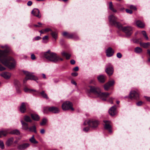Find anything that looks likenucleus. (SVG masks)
I'll use <instances>...</instances> for the list:
<instances>
[{
    "label": "nucleus",
    "instance_id": "1",
    "mask_svg": "<svg viewBox=\"0 0 150 150\" xmlns=\"http://www.w3.org/2000/svg\"><path fill=\"white\" fill-rule=\"evenodd\" d=\"M1 47L4 50H0V61L9 69H13L16 64V61L13 58L8 56L10 49L6 45H2Z\"/></svg>",
    "mask_w": 150,
    "mask_h": 150
},
{
    "label": "nucleus",
    "instance_id": "2",
    "mask_svg": "<svg viewBox=\"0 0 150 150\" xmlns=\"http://www.w3.org/2000/svg\"><path fill=\"white\" fill-rule=\"evenodd\" d=\"M90 92L93 93L98 97L104 101L106 100V98L110 94L108 93H102L100 89L97 87L90 86Z\"/></svg>",
    "mask_w": 150,
    "mask_h": 150
},
{
    "label": "nucleus",
    "instance_id": "3",
    "mask_svg": "<svg viewBox=\"0 0 150 150\" xmlns=\"http://www.w3.org/2000/svg\"><path fill=\"white\" fill-rule=\"evenodd\" d=\"M43 56L49 61L54 63H57L60 60H63V59L60 58L56 53L51 52L50 50L44 53Z\"/></svg>",
    "mask_w": 150,
    "mask_h": 150
},
{
    "label": "nucleus",
    "instance_id": "4",
    "mask_svg": "<svg viewBox=\"0 0 150 150\" xmlns=\"http://www.w3.org/2000/svg\"><path fill=\"white\" fill-rule=\"evenodd\" d=\"M109 21L112 25L120 28L122 27V25L119 22L117 21V18L114 16L111 15L108 17Z\"/></svg>",
    "mask_w": 150,
    "mask_h": 150
},
{
    "label": "nucleus",
    "instance_id": "5",
    "mask_svg": "<svg viewBox=\"0 0 150 150\" xmlns=\"http://www.w3.org/2000/svg\"><path fill=\"white\" fill-rule=\"evenodd\" d=\"M24 74L26 75V76L23 80L24 83H26L28 80H33L35 81L38 80V79L33 75L32 73L28 72L26 71H23Z\"/></svg>",
    "mask_w": 150,
    "mask_h": 150
},
{
    "label": "nucleus",
    "instance_id": "6",
    "mask_svg": "<svg viewBox=\"0 0 150 150\" xmlns=\"http://www.w3.org/2000/svg\"><path fill=\"white\" fill-rule=\"evenodd\" d=\"M87 124H88L90 127L92 128H95L98 126L99 122L97 120L91 119L88 120H86L83 123L84 125H86Z\"/></svg>",
    "mask_w": 150,
    "mask_h": 150
},
{
    "label": "nucleus",
    "instance_id": "7",
    "mask_svg": "<svg viewBox=\"0 0 150 150\" xmlns=\"http://www.w3.org/2000/svg\"><path fill=\"white\" fill-rule=\"evenodd\" d=\"M72 103L69 101H67L64 102L62 104V107L63 110H66L71 109V110L73 111L74 108L72 107Z\"/></svg>",
    "mask_w": 150,
    "mask_h": 150
},
{
    "label": "nucleus",
    "instance_id": "8",
    "mask_svg": "<svg viewBox=\"0 0 150 150\" xmlns=\"http://www.w3.org/2000/svg\"><path fill=\"white\" fill-rule=\"evenodd\" d=\"M119 29L122 30L127 36H129L132 33V29L131 27L127 26L123 27L122 25V27Z\"/></svg>",
    "mask_w": 150,
    "mask_h": 150
},
{
    "label": "nucleus",
    "instance_id": "9",
    "mask_svg": "<svg viewBox=\"0 0 150 150\" xmlns=\"http://www.w3.org/2000/svg\"><path fill=\"white\" fill-rule=\"evenodd\" d=\"M129 97L131 99L137 100L139 98V95L135 91H132L130 93Z\"/></svg>",
    "mask_w": 150,
    "mask_h": 150
},
{
    "label": "nucleus",
    "instance_id": "10",
    "mask_svg": "<svg viewBox=\"0 0 150 150\" xmlns=\"http://www.w3.org/2000/svg\"><path fill=\"white\" fill-rule=\"evenodd\" d=\"M31 13L33 16L38 18H40L41 17V15L40 13V11L37 8H35L33 9Z\"/></svg>",
    "mask_w": 150,
    "mask_h": 150
},
{
    "label": "nucleus",
    "instance_id": "11",
    "mask_svg": "<svg viewBox=\"0 0 150 150\" xmlns=\"http://www.w3.org/2000/svg\"><path fill=\"white\" fill-rule=\"evenodd\" d=\"M103 122L105 123V124L104 125L105 128L108 130L109 132L111 133L112 132V130L111 129V127L110 125V124L111 123L110 121L104 120Z\"/></svg>",
    "mask_w": 150,
    "mask_h": 150
},
{
    "label": "nucleus",
    "instance_id": "12",
    "mask_svg": "<svg viewBox=\"0 0 150 150\" xmlns=\"http://www.w3.org/2000/svg\"><path fill=\"white\" fill-rule=\"evenodd\" d=\"M114 83L115 82L114 80L109 81L107 83L104 85V89L106 91H108L110 87L114 85Z\"/></svg>",
    "mask_w": 150,
    "mask_h": 150
},
{
    "label": "nucleus",
    "instance_id": "13",
    "mask_svg": "<svg viewBox=\"0 0 150 150\" xmlns=\"http://www.w3.org/2000/svg\"><path fill=\"white\" fill-rule=\"evenodd\" d=\"M29 146L30 144L29 143H24L19 145L17 147V149L19 150H24L28 147Z\"/></svg>",
    "mask_w": 150,
    "mask_h": 150
},
{
    "label": "nucleus",
    "instance_id": "14",
    "mask_svg": "<svg viewBox=\"0 0 150 150\" xmlns=\"http://www.w3.org/2000/svg\"><path fill=\"white\" fill-rule=\"evenodd\" d=\"M106 55L108 57L112 56L114 53V51L110 47H109L106 51Z\"/></svg>",
    "mask_w": 150,
    "mask_h": 150
},
{
    "label": "nucleus",
    "instance_id": "15",
    "mask_svg": "<svg viewBox=\"0 0 150 150\" xmlns=\"http://www.w3.org/2000/svg\"><path fill=\"white\" fill-rule=\"evenodd\" d=\"M116 107L115 105L112 106L109 110V113L111 116H114L116 113Z\"/></svg>",
    "mask_w": 150,
    "mask_h": 150
},
{
    "label": "nucleus",
    "instance_id": "16",
    "mask_svg": "<svg viewBox=\"0 0 150 150\" xmlns=\"http://www.w3.org/2000/svg\"><path fill=\"white\" fill-rule=\"evenodd\" d=\"M48 110L50 112L55 113H58L59 112V109L57 107L54 106L49 108Z\"/></svg>",
    "mask_w": 150,
    "mask_h": 150
},
{
    "label": "nucleus",
    "instance_id": "17",
    "mask_svg": "<svg viewBox=\"0 0 150 150\" xmlns=\"http://www.w3.org/2000/svg\"><path fill=\"white\" fill-rule=\"evenodd\" d=\"M0 75L4 79H9L11 76V74L10 73L5 72H3L0 74Z\"/></svg>",
    "mask_w": 150,
    "mask_h": 150
},
{
    "label": "nucleus",
    "instance_id": "18",
    "mask_svg": "<svg viewBox=\"0 0 150 150\" xmlns=\"http://www.w3.org/2000/svg\"><path fill=\"white\" fill-rule=\"evenodd\" d=\"M24 91L25 92L32 93L34 92L37 93H39V92L34 89H30L27 87H25L24 88Z\"/></svg>",
    "mask_w": 150,
    "mask_h": 150
},
{
    "label": "nucleus",
    "instance_id": "19",
    "mask_svg": "<svg viewBox=\"0 0 150 150\" xmlns=\"http://www.w3.org/2000/svg\"><path fill=\"white\" fill-rule=\"evenodd\" d=\"M26 110V105L25 103H22L20 107V112L22 113H24Z\"/></svg>",
    "mask_w": 150,
    "mask_h": 150
},
{
    "label": "nucleus",
    "instance_id": "20",
    "mask_svg": "<svg viewBox=\"0 0 150 150\" xmlns=\"http://www.w3.org/2000/svg\"><path fill=\"white\" fill-rule=\"evenodd\" d=\"M9 133L8 129H5L3 130L0 131V138L3 136H5Z\"/></svg>",
    "mask_w": 150,
    "mask_h": 150
},
{
    "label": "nucleus",
    "instance_id": "21",
    "mask_svg": "<svg viewBox=\"0 0 150 150\" xmlns=\"http://www.w3.org/2000/svg\"><path fill=\"white\" fill-rule=\"evenodd\" d=\"M97 78L100 82L104 83L105 81L106 77L104 76L101 75L98 76Z\"/></svg>",
    "mask_w": 150,
    "mask_h": 150
},
{
    "label": "nucleus",
    "instance_id": "22",
    "mask_svg": "<svg viewBox=\"0 0 150 150\" xmlns=\"http://www.w3.org/2000/svg\"><path fill=\"white\" fill-rule=\"evenodd\" d=\"M105 71L109 75H111L113 73V69L112 67H109L106 69Z\"/></svg>",
    "mask_w": 150,
    "mask_h": 150
},
{
    "label": "nucleus",
    "instance_id": "23",
    "mask_svg": "<svg viewBox=\"0 0 150 150\" xmlns=\"http://www.w3.org/2000/svg\"><path fill=\"white\" fill-rule=\"evenodd\" d=\"M21 122L22 125V127L23 129L26 130L28 129L29 127L27 123L25 122L22 120L21 121Z\"/></svg>",
    "mask_w": 150,
    "mask_h": 150
},
{
    "label": "nucleus",
    "instance_id": "24",
    "mask_svg": "<svg viewBox=\"0 0 150 150\" xmlns=\"http://www.w3.org/2000/svg\"><path fill=\"white\" fill-rule=\"evenodd\" d=\"M136 23L137 26L141 28H143L144 27V24L140 20L136 21Z\"/></svg>",
    "mask_w": 150,
    "mask_h": 150
},
{
    "label": "nucleus",
    "instance_id": "25",
    "mask_svg": "<svg viewBox=\"0 0 150 150\" xmlns=\"http://www.w3.org/2000/svg\"><path fill=\"white\" fill-rule=\"evenodd\" d=\"M61 54L62 56L65 57L66 59H69L71 56V55L70 54L64 51L62 52H61Z\"/></svg>",
    "mask_w": 150,
    "mask_h": 150
},
{
    "label": "nucleus",
    "instance_id": "26",
    "mask_svg": "<svg viewBox=\"0 0 150 150\" xmlns=\"http://www.w3.org/2000/svg\"><path fill=\"white\" fill-rule=\"evenodd\" d=\"M31 117L34 120L38 121L40 119L39 116L36 114H31Z\"/></svg>",
    "mask_w": 150,
    "mask_h": 150
},
{
    "label": "nucleus",
    "instance_id": "27",
    "mask_svg": "<svg viewBox=\"0 0 150 150\" xmlns=\"http://www.w3.org/2000/svg\"><path fill=\"white\" fill-rule=\"evenodd\" d=\"M50 34L52 36V38L56 40L57 38L58 33L56 31H52L50 33Z\"/></svg>",
    "mask_w": 150,
    "mask_h": 150
},
{
    "label": "nucleus",
    "instance_id": "28",
    "mask_svg": "<svg viewBox=\"0 0 150 150\" xmlns=\"http://www.w3.org/2000/svg\"><path fill=\"white\" fill-rule=\"evenodd\" d=\"M13 141V139L11 137L8 139L6 142V144L7 146H9L12 144Z\"/></svg>",
    "mask_w": 150,
    "mask_h": 150
},
{
    "label": "nucleus",
    "instance_id": "29",
    "mask_svg": "<svg viewBox=\"0 0 150 150\" xmlns=\"http://www.w3.org/2000/svg\"><path fill=\"white\" fill-rule=\"evenodd\" d=\"M29 140L30 142L32 143L36 144L38 143V142L35 138L34 135H33L32 137L29 139Z\"/></svg>",
    "mask_w": 150,
    "mask_h": 150
},
{
    "label": "nucleus",
    "instance_id": "30",
    "mask_svg": "<svg viewBox=\"0 0 150 150\" xmlns=\"http://www.w3.org/2000/svg\"><path fill=\"white\" fill-rule=\"evenodd\" d=\"M140 45L144 48H147L150 45V43H140Z\"/></svg>",
    "mask_w": 150,
    "mask_h": 150
},
{
    "label": "nucleus",
    "instance_id": "31",
    "mask_svg": "<svg viewBox=\"0 0 150 150\" xmlns=\"http://www.w3.org/2000/svg\"><path fill=\"white\" fill-rule=\"evenodd\" d=\"M28 129L29 131L33 132L35 133H36L37 132L36 130V127L35 126H33L29 127Z\"/></svg>",
    "mask_w": 150,
    "mask_h": 150
},
{
    "label": "nucleus",
    "instance_id": "32",
    "mask_svg": "<svg viewBox=\"0 0 150 150\" xmlns=\"http://www.w3.org/2000/svg\"><path fill=\"white\" fill-rule=\"evenodd\" d=\"M9 132L11 134H16L17 135H19L20 134L19 131L17 129L13 130Z\"/></svg>",
    "mask_w": 150,
    "mask_h": 150
},
{
    "label": "nucleus",
    "instance_id": "33",
    "mask_svg": "<svg viewBox=\"0 0 150 150\" xmlns=\"http://www.w3.org/2000/svg\"><path fill=\"white\" fill-rule=\"evenodd\" d=\"M109 8L113 12H117V10L113 8L112 2H110L109 3Z\"/></svg>",
    "mask_w": 150,
    "mask_h": 150
},
{
    "label": "nucleus",
    "instance_id": "34",
    "mask_svg": "<svg viewBox=\"0 0 150 150\" xmlns=\"http://www.w3.org/2000/svg\"><path fill=\"white\" fill-rule=\"evenodd\" d=\"M62 35L65 36H67L68 38H72L73 37V35L72 34H68L67 33L64 32L62 33Z\"/></svg>",
    "mask_w": 150,
    "mask_h": 150
},
{
    "label": "nucleus",
    "instance_id": "35",
    "mask_svg": "<svg viewBox=\"0 0 150 150\" xmlns=\"http://www.w3.org/2000/svg\"><path fill=\"white\" fill-rule=\"evenodd\" d=\"M48 36L47 35L45 36L42 38V42L44 43H47L48 42Z\"/></svg>",
    "mask_w": 150,
    "mask_h": 150
},
{
    "label": "nucleus",
    "instance_id": "36",
    "mask_svg": "<svg viewBox=\"0 0 150 150\" xmlns=\"http://www.w3.org/2000/svg\"><path fill=\"white\" fill-rule=\"evenodd\" d=\"M40 94L43 98H45L46 99H48V98L47 95L45 93L44 91H42V92L40 93Z\"/></svg>",
    "mask_w": 150,
    "mask_h": 150
},
{
    "label": "nucleus",
    "instance_id": "37",
    "mask_svg": "<svg viewBox=\"0 0 150 150\" xmlns=\"http://www.w3.org/2000/svg\"><path fill=\"white\" fill-rule=\"evenodd\" d=\"M24 120L27 122H31V120L30 118V117L28 116H25L24 117Z\"/></svg>",
    "mask_w": 150,
    "mask_h": 150
},
{
    "label": "nucleus",
    "instance_id": "38",
    "mask_svg": "<svg viewBox=\"0 0 150 150\" xmlns=\"http://www.w3.org/2000/svg\"><path fill=\"white\" fill-rule=\"evenodd\" d=\"M47 121V119L45 118H43L42 120V122L40 123V125L41 126L44 125L46 124Z\"/></svg>",
    "mask_w": 150,
    "mask_h": 150
},
{
    "label": "nucleus",
    "instance_id": "39",
    "mask_svg": "<svg viewBox=\"0 0 150 150\" xmlns=\"http://www.w3.org/2000/svg\"><path fill=\"white\" fill-rule=\"evenodd\" d=\"M135 51L137 53H140L142 52V49L141 48L137 47L135 48Z\"/></svg>",
    "mask_w": 150,
    "mask_h": 150
},
{
    "label": "nucleus",
    "instance_id": "40",
    "mask_svg": "<svg viewBox=\"0 0 150 150\" xmlns=\"http://www.w3.org/2000/svg\"><path fill=\"white\" fill-rule=\"evenodd\" d=\"M142 35H143L144 38H145L146 40H149V38H148L146 32L145 31H142Z\"/></svg>",
    "mask_w": 150,
    "mask_h": 150
},
{
    "label": "nucleus",
    "instance_id": "41",
    "mask_svg": "<svg viewBox=\"0 0 150 150\" xmlns=\"http://www.w3.org/2000/svg\"><path fill=\"white\" fill-rule=\"evenodd\" d=\"M49 108L47 107H45L43 108V112L44 113H47L49 111L48 110Z\"/></svg>",
    "mask_w": 150,
    "mask_h": 150
},
{
    "label": "nucleus",
    "instance_id": "42",
    "mask_svg": "<svg viewBox=\"0 0 150 150\" xmlns=\"http://www.w3.org/2000/svg\"><path fill=\"white\" fill-rule=\"evenodd\" d=\"M0 147L2 149L4 148V145L3 142L1 140H0Z\"/></svg>",
    "mask_w": 150,
    "mask_h": 150
},
{
    "label": "nucleus",
    "instance_id": "43",
    "mask_svg": "<svg viewBox=\"0 0 150 150\" xmlns=\"http://www.w3.org/2000/svg\"><path fill=\"white\" fill-rule=\"evenodd\" d=\"M143 103V102L142 101H139L136 103V105L138 106H141Z\"/></svg>",
    "mask_w": 150,
    "mask_h": 150
},
{
    "label": "nucleus",
    "instance_id": "44",
    "mask_svg": "<svg viewBox=\"0 0 150 150\" xmlns=\"http://www.w3.org/2000/svg\"><path fill=\"white\" fill-rule=\"evenodd\" d=\"M6 69V68L1 65L0 66V71H2Z\"/></svg>",
    "mask_w": 150,
    "mask_h": 150
},
{
    "label": "nucleus",
    "instance_id": "45",
    "mask_svg": "<svg viewBox=\"0 0 150 150\" xmlns=\"http://www.w3.org/2000/svg\"><path fill=\"white\" fill-rule=\"evenodd\" d=\"M52 31V30L50 28H47L45 29L44 30V32H48L50 31H51V32Z\"/></svg>",
    "mask_w": 150,
    "mask_h": 150
},
{
    "label": "nucleus",
    "instance_id": "46",
    "mask_svg": "<svg viewBox=\"0 0 150 150\" xmlns=\"http://www.w3.org/2000/svg\"><path fill=\"white\" fill-rule=\"evenodd\" d=\"M130 8L131 9H133L134 10H137L136 7L133 5H131L130 6Z\"/></svg>",
    "mask_w": 150,
    "mask_h": 150
},
{
    "label": "nucleus",
    "instance_id": "47",
    "mask_svg": "<svg viewBox=\"0 0 150 150\" xmlns=\"http://www.w3.org/2000/svg\"><path fill=\"white\" fill-rule=\"evenodd\" d=\"M117 56L118 58H120L122 57V55L121 53L119 52L117 54Z\"/></svg>",
    "mask_w": 150,
    "mask_h": 150
},
{
    "label": "nucleus",
    "instance_id": "48",
    "mask_svg": "<svg viewBox=\"0 0 150 150\" xmlns=\"http://www.w3.org/2000/svg\"><path fill=\"white\" fill-rule=\"evenodd\" d=\"M31 59L32 60H35V56L34 54H32L31 55Z\"/></svg>",
    "mask_w": 150,
    "mask_h": 150
},
{
    "label": "nucleus",
    "instance_id": "49",
    "mask_svg": "<svg viewBox=\"0 0 150 150\" xmlns=\"http://www.w3.org/2000/svg\"><path fill=\"white\" fill-rule=\"evenodd\" d=\"M126 11L127 13H129L130 14H132V11L131 10L126 9Z\"/></svg>",
    "mask_w": 150,
    "mask_h": 150
},
{
    "label": "nucleus",
    "instance_id": "50",
    "mask_svg": "<svg viewBox=\"0 0 150 150\" xmlns=\"http://www.w3.org/2000/svg\"><path fill=\"white\" fill-rule=\"evenodd\" d=\"M41 39V38L39 36L35 37L34 39L35 40H39Z\"/></svg>",
    "mask_w": 150,
    "mask_h": 150
},
{
    "label": "nucleus",
    "instance_id": "51",
    "mask_svg": "<svg viewBox=\"0 0 150 150\" xmlns=\"http://www.w3.org/2000/svg\"><path fill=\"white\" fill-rule=\"evenodd\" d=\"M14 83L15 85H17L18 86L20 84L19 82L17 80H15L14 82Z\"/></svg>",
    "mask_w": 150,
    "mask_h": 150
},
{
    "label": "nucleus",
    "instance_id": "52",
    "mask_svg": "<svg viewBox=\"0 0 150 150\" xmlns=\"http://www.w3.org/2000/svg\"><path fill=\"white\" fill-rule=\"evenodd\" d=\"M89 130V128L88 127H86L83 128V131L85 132H88Z\"/></svg>",
    "mask_w": 150,
    "mask_h": 150
},
{
    "label": "nucleus",
    "instance_id": "53",
    "mask_svg": "<svg viewBox=\"0 0 150 150\" xmlns=\"http://www.w3.org/2000/svg\"><path fill=\"white\" fill-rule=\"evenodd\" d=\"M45 130L43 129H41L40 130V133L41 134H44L45 133Z\"/></svg>",
    "mask_w": 150,
    "mask_h": 150
},
{
    "label": "nucleus",
    "instance_id": "54",
    "mask_svg": "<svg viewBox=\"0 0 150 150\" xmlns=\"http://www.w3.org/2000/svg\"><path fill=\"white\" fill-rule=\"evenodd\" d=\"M113 98H109V101L110 102V103L111 104L113 103V101L112 100H113Z\"/></svg>",
    "mask_w": 150,
    "mask_h": 150
},
{
    "label": "nucleus",
    "instance_id": "55",
    "mask_svg": "<svg viewBox=\"0 0 150 150\" xmlns=\"http://www.w3.org/2000/svg\"><path fill=\"white\" fill-rule=\"evenodd\" d=\"M78 73L76 72H73L71 73V75L74 76H76L78 75Z\"/></svg>",
    "mask_w": 150,
    "mask_h": 150
},
{
    "label": "nucleus",
    "instance_id": "56",
    "mask_svg": "<svg viewBox=\"0 0 150 150\" xmlns=\"http://www.w3.org/2000/svg\"><path fill=\"white\" fill-rule=\"evenodd\" d=\"M32 2L31 1H29L28 2L27 5L28 6H30L32 5Z\"/></svg>",
    "mask_w": 150,
    "mask_h": 150
},
{
    "label": "nucleus",
    "instance_id": "57",
    "mask_svg": "<svg viewBox=\"0 0 150 150\" xmlns=\"http://www.w3.org/2000/svg\"><path fill=\"white\" fill-rule=\"evenodd\" d=\"M79 67H76L73 69V70L75 71H77L79 70Z\"/></svg>",
    "mask_w": 150,
    "mask_h": 150
},
{
    "label": "nucleus",
    "instance_id": "58",
    "mask_svg": "<svg viewBox=\"0 0 150 150\" xmlns=\"http://www.w3.org/2000/svg\"><path fill=\"white\" fill-rule=\"evenodd\" d=\"M70 62L72 64H75V62L74 60L72 59L71 60Z\"/></svg>",
    "mask_w": 150,
    "mask_h": 150
},
{
    "label": "nucleus",
    "instance_id": "59",
    "mask_svg": "<svg viewBox=\"0 0 150 150\" xmlns=\"http://www.w3.org/2000/svg\"><path fill=\"white\" fill-rule=\"evenodd\" d=\"M71 83H72L76 86V82L73 80L71 81Z\"/></svg>",
    "mask_w": 150,
    "mask_h": 150
},
{
    "label": "nucleus",
    "instance_id": "60",
    "mask_svg": "<svg viewBox=\"0 0 150 150\" xmlns=\"http://www.w3.org/2000/svg\"><path fill=\"white\" fill-rule=\"evenodd\" d=\"M147 53L149 54V56L150 57V50H147ZM148 61L149 62H150V58L149 59Z\"/></svg>",
    "mask_w": 150,
    "mask_h": 150
},
{
    "label": "nucleus",
    "instance_id": "61",
    "mask_svg": "<svg viewBox=\"0 0 150 150\" xmlns=\"http://www.w3.org/2000/svg\"><path fill=\"white\" fill-rule=\"evenodd\" d=\"M146 98L148 101L150 102V97H146Z\"/></svg>",
    "mask_w": 150,
    "mask_h": 150
},
{
    "label": "nucleus",
    "instance_id": "62",
    "mask_svg": "<svg viewBox=\"0 0 150 150\" xmlns=\"http://www.w3.org/2000/svg\"><path fill=\"white\" fill-rule=\"evenodd\" d=\"M42 75L43 78H44V79H46V77L45 75L44 74H42Z\"/></svg>",
    "mask_w": 150,
    "mask_h": 150
},
{
    "label": "nucleus",
    "instance_id": "63",
    "mask_svg": "<svg viewBox=\"0 0 150 150\" xmlns=\"http://www.w3.org/2000/svg\"><path fill=\"white\" fill-rule=\"evenodd\" d=\"M34 26L36 27H40V26L39 25H34Z\"/></svg>",
    "mask_w": 150,
    "mask_h": 150
},
{
    "label": "nucleus",
    "instance_id": "64",
    "mask_svg": "<svg viewBox=\"0 0 150 150\" xmlns=\"http://www.w3.org/2000/svg\"><path fill=\"white\" fill-rule=\"evenodd\" d=\"M38 24H39V25H40V27H41V26L42 25V24L40 22H38Z\"/></svg>",
    "mask_w": 150,
    "mask_h": 150
}]
</instances>
